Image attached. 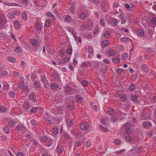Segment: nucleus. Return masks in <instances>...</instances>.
<instances>
[{"mask_svg": "<svg viewBox=\"0 0 156 156\" xmlns=\"http://www.w3.org/2000/svg\"><path fill=\"white\" fill-rule=\"evenodd\" d=\"M109 5L108 0H102L100 2V6L101 10L105 12L108 11V9L106 8L105 6Z\"/></svg>", "mask_w": 156, "mask_h": 156, "instance_id": "1", "label": "nucleus"}, {"mask_svg": "<svg viewBox=\"0 0 156 156\" xmlns=\"http://www.w3.org/2000/svg\"><path fill=\"white\" fill-rule=\"evenodd\" d=\"M124 131L126 134H129L131 132V125L129 122H127L124 126Z\"/></svg>", "mask_w": 156, "mask_h": 156, "instance_id": "2", "label": "nucleus"}, {"mask_svg": "<svg viewBox=\"0 0 156 156\" xmlns=\"http://www.w3.org/2000/svg\"><path fill=\"white\" fill-rule=\"evenodd\" d=\"M142 126L144 128L148 129L152 126V124L150 121H146L142 123Z\"/></svg>", "mask_w": 156, "mask_h": 156, "instance_id": "3", "label": "nucleus"}, {"mask_svg": "<svg viewBox=\"0 0 156 156\" xmlns=\"http://www.w3.org/2000/svg\"><path fill=\"white\" fill-rule=\"evenodd\" d=\"M72 87L68 85H66L65 87V92H66L68 95H70L72 94L71 92Z\"/></svg>", "mask_w": 156, "mask_h": 156, "instance_id": "4", "label": "nucleus"}, {"mask_svg": "<svg viewBox=\"0 0 156 156\" xmlns=\"http://www.w3.org/2000/svg\"><path fill=\"white\" fill-rule=\"evenodd\" d=\"M150 115L149 113H144L141 115L140 119L141 120H145L150 119Z\"/></svg>", "mask_w": 156, "mask_h": 156, "instance_id": "5", "label": "nucleus"}, {"mask_svg": "<svg viewBox=\"0 0 156 156\" xmlns=\"http://www.w3.org/2000/svg\"><path fill=\"white\" fill-rule=\"evenodd\" d=\"M25 128V126L22 124L17 125L15 128V129L18 131L24 130Z\"/></svg>", "mask_w": 156, "mask_h": 156, "instance_id": "6", "label": "nucleus"}, {"mask_svg": "<svg viewBox=\"0 0 156 156\" xmlns=\"http://www.w3.org/2000/svg\"><path fill=\"white\" fill-rule=\"evenodd\" d=\"M141 70L145 73H148L149 71V69L147 65L145 64H142L141 66Z\"/></svg>", "mask_w": 156, "mask_h": 156, "instance_id": "7", "label": "nucleus"}, {"mask_svg": "<svg viewBox=\"0 0 156 156\" xmlns=\"http://www.w3.org/2000/svg\"><path fill=\"white\" fill-rule=\"evenodd\" d=\"M19 86L23 90L27 91L28 90V87L25 85V83L23 82L20 81L18 83Z\"/></svg>", "mask_w": 156, "mask_h": 156, "instance_id": "8", "label": "nucleus"}, {"mask_svg": "<svg viewBox=\"0 0 156 156\" xmlns=\"http://www.w3.org/2000/svg\"><path fill=\"white\" fill-rule=\"evenodd\" d=\"M88 16L87 14L86 13L82 12L79 14V18L82 20H84L86 19L87 17Z\"/></svg>", "mask_w": 156, "mask_h": 156, "instance_id": "9", "label": "nucleus"}, {"mask_svg": "<svg viewBox=\"0 0 156 156\" xmlns=\"http://www.w3.org/2000/svg\"><path fill=\"white\" fill-rule=\"evenodd\" d=\"M31 44L34 46H37L39 45V43L38 41L35 38L31 39L30 41Z\"/></svg>", "mask_w": 156, "mask_h": 156, "instance_id": "10", "label": "nucleus"}, {"mask_svg": "<svg viewBox=\"0 0 156 156\" xmlns=\"http://www.w3.org/2000/svg\"><path fill=\"white\" fill-rule=\"evenodd\" d=\"M41 80L44 84V87L45 88L46 87V85L48 83V81L46 78V77L45 76H41Z\"/></svg>", "mask_w": 156, "mask_h": 156, "instance_id": "11", "label": "nucleus"}, {"mask_svg": "<svg viewBox=\"0 0 156 156\" xmlns=\"http://www.w3.org/2000/svg\"><path fill=\"white\" fill-rule=\"evenodd\" d=\"M73 108L74 107L72 104L69 103L68 104H66V110L71 111L73 110Z\"/></svg>", "mask_w": 156, "mask_h": 156, "instance_id": "12", "label": "nucleus"}, {"mask_svg": "<svg viewBox=\"0 0 156 156\" xmlns=\"http://www.w3.org/2000/svg\"><path fill=\"white\" fill-rule=\"evenodd\" d=\"M64 149L63 146L59 144L56 148V151L57 152L59 153H61Z\"/></svg>", "mask_w": 156, "mask_h": 156, "instance_id": "13", "label": "nucleus"}, {"mask_svg": "<svg viewBox=\"0 0 156 156\" xmlns=\"http://www.w3.org/2000/svg\"><path fill=\"white\" fill-rule=\"evenodd\" d=\"M29 99L31 100L35 101L36 100V96L34 93H31L29 96Z\"/></svg>", "mask_w": 156, "mask_h": 156, "instance_id": "14", "label": "nucleus"}, {"mask_svg": "<svg viewBox=\"0 0 156 156\" xmlns=\"http://www.w3.org/2000/svg\"><path fill=\"white\" fill-rule=\"evenodd\" d=\"M75 100L77 102L80 103L82 101V97L80 95H77L75 97Z\"/></svg>", "mask_w": 156, "mask_h": 156, "instance_id": "15", "label": "nucleus"}, {"mask_svg": "<svg viewBox=\"0 0 156 156\" xmlns=\"http://www.w3.org/2000/svg\"><path fill=\"white\" fill-rule=\"evenodd\" d=\"M22 106L24 108L28 109L30 107V103L26 101L23 103Z\"/></svg>", "mask_w": 156, "mask_h": 156, "instance_id": "16", "label": "nucleus"}, {"mask_svg": "<svg viewBox=\"0 0 156 156\" xmlns=\"http://www.w3.org/2000/svg\"><path fill=\"white\" fill-rule=\"evenodd\" d=\"M16 122L12 119L9 120L8 122L9 126L11 127H13L16 124Z\"/></svg>", "mask_w": 156, "mask_h": 156, "instance_id": "17", "label": "nucleus"}, {"mask_svg": "<svg viewBox=\"0 0 156 156\" xmlns=\"http://www.w3.org/2000/svg\"><path fill=\"white\" fill-rule=\"evenodd\" d=\"M120 40L121 41L125 42H128L129 41H130L131 42H132L131 39L126 37H122L120 38Z\"/></svg>", "mask_w": 156, "mask_h": 156, "instance_id": "18", "label": "nucleus"}, {"mask_svg": "<svg viewBox=\"0 0 156 156\" xmlns=\"http://www.w3.org/2000/svg\"><path fill=\"white\" fill-rule=\"evenodd\" d=\"M137 35L139 36H142L144 34V30L141 29H139L137 31Z\"/></svg>", "mask_w": 156, "mask_h": 156, "instance_id": "19", "label": "nucleus"}, {"mask_svg": "<svg viewBox=\"0 0 156 156\" xmlns=\"http://www.w3.org/2000/svg\"><path fill=\"white\" fill-rule=\"evenodd\" d=\"M87 127V124L86 123L83 122L80 124V128L81 129L84 130L86 129Z\"/></svg>", "mask_w": 156, "mask_h": 156, "instance_id": "20", "label": "nucleus"}, {"mask_svg": "<svg viewBox=\"0 0 156 156\" xmlns=\"http://www.w3.org/2000/svg\"><path fill=\"white\" fill-rule=\"evenodd\" d=\"M21 16L23 20L24 21H25L27 20V15L25 11H24L22 12Z\"/></svg>", "mask_w": 156, "mask_h": 156, "instance_id": "21", "label": "nucleus"}, {"mask_svg": "<svg viewBox=\"0 0 156 156\" xmlns=\"http://www.w3.org/2000/svg\"><path fill=\"white\" fill-rule=\"evenodd\" d=\"M125 139L126 141L128 142H131L132 140L131 136L129 134L125 136Z\"/></svg>", "mask_w": 156, "mask_h": 156, "instance_id": "22", "label": "nucleus"}, {"mask_svg": "<svg viewBox=\"0 0 156 156\" xmlns=\"http://www.w3.org/2000/svg\"><path fill=\"white\" fill-rule=\"evenodd\" d=\"M51 25V21L49 19L46 20L44 23V27L46 28L49 27H50Z\"/></svg>", "mask_w": 156, "mask_h": 156, "instance_id": "23", "label": "nucleus"}, {"mask_svg": "<svg viewBox=\"0 0 156 156\" xmlns=\"http://www.w3.org/2000/svg\"><path fill=\"white\" fill-rule=\"evenodd\" d=\"M58 87V85L57 83H52L50 85V88L53 90H55Z\"/></svg>", "mask_w": 156, "mask_h": 156, "instance_id": "24", "label": "nucleus"}, {"mask_svg": "<svg viewBox=\"0 0 156 156\" xmlns=\"http://www.w3.org/2000/svg\"><path fill=\"white\" fill-rule=\"evenodd\" d=\"M66 124L68 127H70L73 125V122L71 119H68L66 121Z\"/></svg>", "mask_w": 156, "mask_h": 156, "instance_id": "25", "label": "nucleus"}, {"mask_svg": "<svg viewBox=\"0 0 156 156\" xmlns=\"http://www.w3.org/2000/svg\"><path fill=\"white\" fill-rule=\"evenodd\" d=\"M69 135L66 132H64L62 133L61 136L62 138H64L66 139H67L69 138Z\"/></svg>", "mask_w": 156, "mask_h": 156, "instance_id": "26", "label": "nucleus"}, {"mask_svg": "<svg viewBox=\"0 0 156 156\" xmlns=\"http://www.w3.org/2000/svg\"><path fill=\"white\" fill-rule=\"evenodd\" d=\"M112 61L114 63L117 64L120 62V60L119 57H115L113 58Z\"/></svg>", "mask_w": 156, "mask_h": 156, "instance_id": "27", "label": "nucleus"}, {"mask_svg": "<svg viewBox=\"0 0 156 156\" xmlns=\"http://www.w3.org/2000/svg\"><path fill=\"white\" fill-rule=\"evenodd\" d=\"M126 151L125 149H123L121 150H118L115 152V153L117 155L122 154Z\"/></svg>", "mask_w": 156, "mask_h": 156, "instance_id": "28", "label": "nucleus"}, {"mask_svg": "<svg viewBox=\"0 0 156 156\" xmlns=\"http://www.w3.org/2000/svg\"><path fill=\"white\" fill-rule=\"evenodd\" d=\"M8 17L11 20L15 18V15L13 12L9 13L7 15Z\"/></svg>", "mask_w": 156, "mask_h": 156, "instance_id": "29", "label": "nucleus"}, {"mask_svg": "<svg viewBox=\"0 0 156 156\" xmlns=\"http://www.w3.org/2000/svg\"><path fill=\"white\" fill-rule=\"evenodd\" d=\"M100 20L101 25L103 27L105 26L106 24L104 18L103 17H101L100 18Z\"/></svg>", "mask_w": 156, "mask_h": 156, "instance_id": "30", "label": "nucleus"}, {"mask_svg": "<svg viewBox=\"0 0 156 156\" xmlns=\"http://www.w3.org/2000/svg\"><path fill=\"white\" fill-rule=\"evenodd\" d=\"M109 44V42L106 40H104L102 42V45L105 47H107Z\"/></svg>", "mask_w": 156, "mask_h": 156, "instance_id": "31", "label": "nucleus"}, {"mask_svg": "<svg viewBox=\"0 0 156 156\" xmlns=\"http://www.w3.org/2000/svg\"><path fill=\"white\" fill-rule=\"evenodd\" d=\"M3 132L5 133L8 134L9 132V129L7 126L3 127L2 128Z\"/></svg>", "mask_w": 156, "mask_h": 156, "instance_id": "32", "label": "nucleus"}, {"mask_svg": "<svg viewBox=\"0 0 156 156\" xmlns=\"http://www.w3.org/2000/svg\"><path fill=\"white\" fill-rule=\"evenodd\" d=\"M111 24L113 26L115 27V26L117 25L118 23L117 22V20L116 19H113L112 18L111 20Z\"/></svg>", "mask_w": 156, "mask_h": 156, "instance_id": "33", "label": "nucleus"}, {"mask_svg": "<svg viewBox=\"0 0 156 156\" xmlns=\"http://www.w3.org/2000/svg\"><path fill=\"white\" fill-rule=\"evenodd\" d=\"M40 83L38 81H36L34 82L33 84V86L34 88H38L40 87Z\"/></svg>", "mask_w": 156, "mask_h": 156, "instance_id": "34", "label": "nucleus"}, {"mask_svg": "<svg viewBox=\"0 0 156 156\" xmlns=\"http://www.w3.org/2000/svg\"><path fill=\"white\" fill-rule=\"evenodd\" d=\"M114 143L116 145H119L121 143V141L118 139H115L114 140Z\"/></svg>", "mask_w": 156, "mask_h": 156, "instance_id": "35", "label": "nucleus"}, {"mask_svg": "<svg viewBox=\"0 0 156 156\" xmlns=\"http://www.w3.org/2000/svg\"><path fill=\"white\" fill-rule=\"evenodd\" d=\"M103 35L104 37H105L106 38H108L110 36V34L106 30H105L104 31Z\"/></svg>", "mask_w": 156, "mask_h": 156, "instance_id": "36", "label": "nucleus"}, {"mask_svg": "<svg viewBox=\"0 0 156 156\" xmlns=\"http://www.w3.org/2000/svg\"><path fill=\"white\" fill-rule=\"evenodd\" d=\"M119 97L121 99V100L123 101H125L126 99V96L124 94H119Z\"/></svg>", "mask_w": 156, "mask_h": 156, "instance_id": "37", "label": "nucleus"}, {"mask_svg": "<svg viewBox=\"0 0 156 156\" xmlns=\"http://www.w3.org/2000/svg\"><path fill=\"white\" fill-rule=\"evenodd\" d=\"M131 100L133 102H136L138 100V97L136 95H134L132 96Z\"/></svg>", "mask_w": 156, "mask_h": 156, "instance_id": "38", "label": "nucleus"}, {"mask_svg": "<svg viewBox=\"0 0 156 156\" xmlns=\"http://www.w3.org/2000/svg\"><path fill=\"white\" fill-rule=\"evenodd\" d=\"M49 139V138H48L47 136H44L43 137H41V140L43 143H45L46 142H47Z\"/></svg>", "mask_w": 156, "mask_h": 156, "instance_id": "39", "label": "nucleus"}, {"mask_svg": "<svg viewBox=\"0 0 156 156\" xmlns=\"http://www.w3.org/2000/svg\"><path fill=\"white\" fill-rule=\"evenodd\" d=\"M46 15L47 16L50 17L51 20H54L55 19L53 14L50 12H47L46 13Z\"/></svg>", "mask_w": 156, "mask_h": 156, "instance_id": "40", "label": "nucleus"}, {"mask_svg": "<svg viewBox=\"0 0 156 156\" xmlns=\"http://www.w3.org/2000/svg\"><path fill=\"white\" fill-rule=\"evenodd\" d=\"M136 87L134 84H131L129 87V91H133L135 89Z\"/></svg>", "mask_w": 156, "mask_h": 156, "instance_id": "41", "label": "nucleus"}, {"mask_svg": "<svg viewBox=\"0 0 156 156\" xmlns=\"http://www.w3.org/2000/svg\"><path fill=\"white\" fill-rule=\"evenodd\" d=\"M52 131L53 134H57L58 133V129L57 127H54L52 128Z\"/></svg>", "mask_w": 156, "mask_h": 156, "instance_id": "42", "label": "nucleus"}, {"mask_svg": "<svg viewBox=\"0 0 156 156\" xmlns=\"http://www.w3.org/2000/svg\"><path fill=\"white\" fill-rule=\"evenodd\" d=\"M71 17L69 15H67L65 18V21L67 22H70L71 20Z\"/></svg>", "mask_w": 156, "mask_h": 156, "instance_id": "43", "label": "nucleus"}, {"mask_svg": "<svg viewBox=\"0 0 156 156\" xmlns=\"http://www.w3.org/2000/svg\"><path fill=\"white\" fill-rule=\"evenodd\" d=\"M47 142H48L47 144V146L48 147H50L53 143L52 140L50 138H49V139Z\"/></svg>", "mask_w": 156, "mask_h": 156, "instance_id": "44", "label": "nucleus"}, {"mask_svg": "<svg viewBox=\"0 0 156 156\" xmlns=\"http://www.w3.org/2000/svg\"><path fill=\"white\" fill-rule=\"evenodd\" d=\"M51 76L53 79H56L58 77V75L56 73L54 72L51 74Z\"/></svg>", "mask_w": 156, "mask_h": 156, "instance_id": "45", "label": "nucleus"}, {"mask_svg": "<svg viewBox=\"0 0 156 156\" xmlns=\"http://www.w3.org/2000/svg\"><path fill=\"white\" fill-rule=\"evenodd\" d=\"M30 122L32 126H37V123L36 120L34 119H32L30 120Z\"/></svg>", "mask_w": 156, "mask_h": 156, "instance_id": "46", "label": "nucleus"}, {"mask_svg": "<svg viewBox=\"0 0 156 156\" xmlns=\"http://www.w3.org/2000/svg\"><path fill=\"white\" fill-rule=\"evenodd\" d=\"M99 30L98 29V28H95L94 30L93 34L95 36L97 34H99Z\"/></svg>", "mask_w": 156, "mask_h": 156, "instance_id": "47", "label": "nucleus"}, {"mask_svg": "<svg viewBox=\"0 0 156 156\" xmlns=\"http://www.w3.org/2000/svg\"><path fill=\"white\" fill-rule=\"evenodd\" d=\"M116 53L115 51L113 49H111L108 52L109 55L110 56H112L115 55Z\"/></svg>", "mask_w": 156, "mask_h": 156, "instance_id": "48", "label": "nucleus"}, {"mask_svg": "<svg viewBox=\"0 0 156 156\" xmlns=\"http://www.w3.org/2000/svg\"><path fill=\"white\" fill-rule=\"evenodd\" d=\"M8 59L9 62H14L16 61L15 58L12 56L9 57Z\"/></svg>", "mask_w": 156, "mask_h": 156, "instance_id": "49", "label": "nucleus"}, {"mask_svg": "<svg viewBox=\"0 0 156 156\" xmlns=\"http://www.w3.org/2000/svg\"><path fill=\"white\" fill-rule=\"evenodd\" d=\"M87 51L89 54H92L93 53V49L91 46H89L88 47Z\"/></svg>", "mask_w": 156, "mask_h": 156, "instance_id": "50", "label": "nucleus"}, {"mask_svg": "<svg viewBox=\"0 0 156 156\" xmlns=\"http://www.w3.org/2000/svg\"><path fill=\"white\" fill-rule=\"evenodd\" d=\"M9 94L11 98H13L15 96V93L12 91H10L9 92Z\"/></svg>", "mask_w": 156, "mask_h": 156, "instance_id": "51", "label": "nucleus"}, {"mask_svg": "<svg viewBox=\"0 0 156 156\" xmlns=\"http://www.w3.org/2000/svg\"><path fill=\"white\" fill-rule=\"evenodd\" d=\"M82 145V143L80 141H77L75 142L74 146L75 147H78Z\"/></svg>", "mask_w": 156, "mask_h": 156, "instance_id": "52", "label": "nucleus"}, {"mask_svg": "<svg viewBox=\"0 0 156 156\" xmlns=\"http://www.w3.org/2000/svg\"><path fill=\"white\" fill-rule=\"evenodd\" d=\"M81 84L83 87H86L88 84V82L85 80H82Z\"/></svg>", "mask_w": 156, "mask_h": 156, "instance_id": "53", "label": "nucleus"}, {"mask_svg": "<svg viewBox=\"0 0 156 156\" xmlns=\"http://www.w3.org/2000/svg\"><path fill=\"white\" fill-rule=\"evenodd\" d=\"M73 49L72 48H68L66 50V53L67 54L70 55L72 54Z\"/></svg>", "mask_w": 156, "mask_h": 156, "instance_id": "54", "label": "nucleus"}, {"mask_svg": "<svg viewBox=\"0 0 156 156\" xmlns=\"http://www.w3.org/2000/svg\"><path fill=\"white\" fill-rule=\"evenodd\" d=\"M99 127L104 131L107 132L108 131V129L106 127H103L101 125L99 126Z\"/></svg>", "mask_w": 156, "mask_h": 156, "instance_id": "55", "label": "nucleus"}, {"mask_svg": "<svg viewBox=\"0 0 156 156\" xmlns=\"http://www.w3.org/2000/svg\"><path fill=\"white\" fill-rule=\"evenodd\" d=\"M111 121L114 123L117 121V118L115 116H112L111 119Z\"/></svg>", "mask_w": 156, "mask_h": 156, "instance_id": "56", "label": "nucleus"}, {"mask_svg": "<svg viewBox=\"0 0 156 156\" xmlns=\"http://www.w3.org/2000/svg\"><path fill=\"white\" fill-rule=\"evenodd\" d=\"M9 85L7 82H4L3 83V87L4 89H7L9 88Z\"/></svg>", "mask_w": 156, "mask_h": 156, "instance_id": "57", "label": "nucleus"}, {"mask_svg": "<svg viewBox=\"0 0 156 156\" xmlns=\"http://www.w3.org/2000/svg\"><path fill=\"white\" fill-rule=\"evenodd\" d=\"M123 70L121 68H118L116 70V72L118 75L122 73Z\"/></svg>", "mask_w": 156, "mask_h": 156, "instance_id": "58", "label": "nucleus"}, {"mask_svg": "<svg viewBox=\"0 0 156 156\" xmlns=\"http://www.w3.org/2000/svg\"><path fill=\"white\" fill-rule=\"evenodd\" d=\"M37 111V108L36 107H34L30 110V112L32 113L36 112Z\"/></svg>", "mask_w": 156, "mask_h": 156, "instance_id": "59", "label": "nucleus"}, {"mask_svg": "<svg viewBox=\"0 0 156 156\" xmlns=\"http://www.w3.org/2000/svg\"><path fill=\"white\" fill-rule=\"evenodd\" d=\"M114 112L113 108L109 109L107 111V113L109 115H112Z\"/></svg>", "mask_w": 156, "mask_h": 156, "instance_id": "60", "label": "nucleus"}, {"mask_svg": "<svg viewBox=\"0 0 156 156\" xmlns=\"http://www.w3.org/2000/svg\"><path fill=\"white\" fill-rule=\"evenodd\" d=\"M14 27L17 30H19L20 29V24L19 23H14Z\"/></svg>", "mask_w": 156, "mask_h": 156, "instance_id": "61", "label": "nucleus"}, {"mask_svg": "<svg viewBox=\"0 0 156 156\" xmlns=\"http://www.w3.org/2000/svg\"><path fill=\"white\" fill-rule=\"evenodd\" d=\"M85 144L87 147H89L91 145V142L90 140H87L86 141Z\"/></svg>", "mask_w": 156, "mask_h": 156, "instance_id": "62", "label": "nucleus"}, {"mask_svg": "<svg viewBox=\"0 0 156 156\" xmlns=\"http://www.w3.org/2000/svg\"><path fill=\"white\" fill-rule=\"evenodd\" d=\"M8 73L6 71H4L1 73V76H6L7 75Z\"/></svg>", "mask_w": 156, "mask_h": 156, "instance_id": "63", "label": "nucleus"}, {"mask_svg": "<svg viewBox=\"0 0 156 156\" xmlns=\"http://www.w3.org/2000/svg\"><path fill=\"white\" fill-rule=\"evenodd\" d=\"M12 74L14 76L16 77H18L19 75V73L16 71H13L12 72Z\"/></svg>", "mask_w": 156, "mask_h": 156, "instance_id": "64", "label": "nucleus"}]
</instances>
